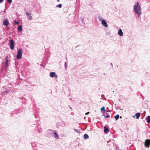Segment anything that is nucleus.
I'll return each instance as SVG.
<instances>
[{"label": "nucleus", "mask_w": 150, "mask_h": 150, "mask_svg": "<svg viewBox=\"0 0 150 150\" xmlns=\"http://www.w3.org/2000/svg\"><path fill=\"white\" fill-rule=\"evenodd\" d=\"M103 115V116H104V117L105 118H108L110 117V116L109 114H108L106 116H105L104 115Z\"/></svg>", "instance_id": "a211bd4d"}, {"label": "nucleus", "mask_w": 150, "mask_h": 150, "mask_svg": "<svg viewBox=\"0 0 150 150\" xmlns=\"http://www.w3.org/2000/svg\"><path fill=\"white\" fill-rule=\"evenodd\" d=\"M18 30L19 31H21L22 30V27L21 25H19L18 28Z\"/></svg>", "instance_id": "2eb2a0df"}, {"label": "nucleus", "mask_w": 150, "mask_h": 150, "mask_svg": "<svg viewBox=\"0 0 150 150\" xmlns=\"http://www.w3.org/2000/svg\"><path fill=\"white\" fill-rule=\"evenodd\" d=\"M3 1V0H0V2L1 3Z\"/></svg>", "instance_id": "bb28decb"}, {"label": "nucleus", "mask_w": 150, "mask_h": 150, "mask_svg": "<svg viewBox=\"0 0 150 150\" xmlns=\"http://www.w3.org/2000/svg\"><path fill=\"white\" fill-rule=\"evenodd\" d=\"M119 115H117L115 116V119L116 120H117L119 119Z\"/></svg>", "instance_id": "f3484780"}, {"label": "nucleus", "mask_w": 150, "mask_h": 150, "mask_svg": "<svg viewBox=\"0 0 150 150\" xmlns=\"http://www.w3.org/2000/svg\"><path fill=\"white\" fill-rule=\"evenodd\" d=\"M150 145V140L147 139L146 140L144 143V146L146 147H149Z\"/></svg>", "instance_id": "20e7f679"}, {"label": "nucleus", "mask_w": 150, "mask_h": 150, "mask_svg": "<svg viewBox=\"0 0 150 150\" xmlns=\"http://www.w3.org/2000/svg\"><path fill=\"white\" fill-rule=\"evenodd\" d=\"M6 92H7V93H8V92L7 91H5V93H6Z\"/></svg>", "instance_id": "cd10ccee"}, {"label": "nucleus", "mask_w": 150, "mask_h": 150, "mask_svg": "<svg viewBox=\"0 0 150 150\" xmlns=\"http://www.w3.org/2000/svg\"><path fill=\"white\" fill-rule=\"evenodd\" d=\"M104 114H105L106 113V114L107 115L108 114V112L107 111V112H105L104 113H103Z\"/></svg>", "instance_id": "a878e982"}, {"label": "nucleus", "mask_w": 150, "mask_h": 150, "mask_svg": "<svg viewBox=\"0 0 150 150\" xmlns=\"http://www.w3.org/2000/svg\"><path fill=\"white\" fill-rule=\"evenodd\" d=\"M22 55V49L21 48H20L18 51L17 59H21V57Z\"/></svg>", "instance_id": "f03ea898"}, {"label": "nucleus", "mask_w": 150, "mask_h": 150, "mask_svg": "<svg viewBox=\"0 0 150 150\" xmlns=\"http://www.w3.org/2000/svg\"><path fill=\"white\" fill-rule=\"evenodd\" d=\"M9 24V22L7 20L5 19L4 21L3 24L5 26H8Z\"/></svg>", "instance_id": "0eeeda50"}, {"label": "nucleus", "mask_w": 150, "mask_h": 150, "mask_svg": "<svg viewBox=\"0 0 150 150\" xmlns=\"http://www.w3.org/2000/svg\"><path fill=\"white\" fill-rule=\"evenodd\" d=\"M8 56L6 57V62L5 63V66H7L8 64Z\"/></svg>", "instance_id": "9d476101"}, {"label": "nucleus", "mask_w": 150, "mask_h": 150, "mask_svg": "<svg viewBox=\"0 0 150 150\" xmlns=\"http://www.w3.org/2000/svg\"><path fill=\"white\" fill-rule=\"evenodd\" d=\"M134 9L136 13H137L138 15L140 14L141 8L138 2H137V4L134 6Z\"/></svg>", "instance_id": "f257e3e1"}, {"label": "nucleus", "mask_w": 150, "mask_h": 150, "mask_svg": "<svg viewBox=\"0 0 150 150\" xmlns=\"http://www.w3.org/2000/svg\"><path fill=\"white\" fill-rule=\"evenodd\" d=\"M135 115L136 116V118L138 119L139 118L140 116V113L139 112L135 114Z\"/></svg>", "instance_id": "9b49d317"}, {"label": "nucleus", "mask_w": 150, "mask_h": 150, "mask_svg": "<svg viewBox=\"0 0 150 150\" xmlns=\"http://www.w3.org/2000/svg\"><path fill=\"white\" fill-rule=\"evenodd\" d=\"M102 23L103 26H104L105 27H108V25H107V24L105 20H102Z\"/></svg>", "instance_id": "423d86ee"}, {"label": "nucleus", "mask_w": 150, "mask_h": 150, "mask_svg": "<svg viewBox=\"0 0 150 150\" xmlns=\"http://www.w3.org/2000/svg\"><path fill=\"white\" fill-rule=\"evenodd\" d=\"M104 132L105 133H107L108 132V128L106 126H105L104 127Z\"/></svg>", "instance_id": "1a4fd4ad"}, {"label": "nucleus", "mask_w": 150, "mask_h": 150, "mask_svg": "<svg viewBox=\"0 0 150 150\" xmlns=\"http://www.w3.org/2000/svg\"><path fill=\"white\" fill-rule=\"evenodd\" d=\"M54 137L55 138H57V139H58L59 138V137H58V134H57V133H56V132H54Z\"/></svg>", "instance_id": "ddd939ff"}, {"label": "nucleus", "mask_w": 150, "mask_h": 150, "mask_svg": "<svg viewBox=\"0 0 150 150\" xmlns=\"http://www.w3.org/2000/svg\"><path fill=\"white\" fill-rule=\"evenodd\" d=\"M58 1H59V0H58Z\"/></svg>", "instance_id": "c756f323"}, {"label": "nucleus", "mask_w": 150, "mask_h": 150, "mask_svg": "<svg viewBox=\"0 0 150 150\" xmlns=\"http://www.w3.org/2000/svg\"><path fill=\"white\" fill-rule=\"evenodd\" d=\"M84 139H87L89 138V136L87 134H85L84 135Z\"/></svg>", "instance_id": "f8f14e48"}, {"label": "nucleus", "mask_w": 150, "mask_h": 150, "mask_svg": "<svg viewBox=\"0 0 150 150\" xmlns=\"http://www.w3.org/2000/svg\"><path fill=\"white\" fill-rule=\"evenodd\" d=\"M118 34L120 36H122L123 35V33L121 29H119L118 31Z\"/></svg>", "instance_id": "6e6552de"}, {"label": "nucleus", "mask_w": 150, "mask_h": 150, "mask_svg": "<svg viewBox=\"0 0 150 150\" xmlns=\"http://www.w3.org/2000/svg\"><path fill=\"white\" fill-rule=\"evenodd\" d=\"M14 42L13 40H10V47L11 50H13L14 47Z\"/></svg>", "instance_id": "7ed1b4c3"}, {"label": "nucleus", "mask_w": 150, "mask_h": 150, "mask_svg": "<svg viewBox=\"0 0 150 150\" xmlns=\"http://www.w3.org/2000/svg\"><path fill=\"white\" fill-rule=\"evenodd\" d=\"M26 14L27 16H29L31 15L30 14H29L28 12H26Z\"/></svg>", "instance_id": "412c9836"}, {"label": "nucleus", "mask_w": 150, "mask_h": 150, "mask_svg": "<svg viewBox=\"0 0 150 150\" xmlns=\"http://www.w3.org/2000/svg\"><path fill=\"white\" fill-rule=\"evenodd\" d=\"M15 23L16 24H18L19 23L18 22H17L16 21H15Z\"/></svg>", "instance_id": "b1692460"}, {"label": "nucleus", "mask_w": 150, "mask_h": 150, "mask_svg": "<svg viewBox=\"0 0 150 150\" xmlns=\"http://www.w3.org/2000/svg\"><path fill=\"white\" fill-rule=\"evenodd\" d=\"M74 130L76 132L78 133H79V131L78 130L76 129H74Z\"/></svg>", "instance_id": "5701e85b"}, {"label": "nucleus", "mask_w": 150, "mask_h": 150, "mask_svg": "<svg viewBox=\"0 0 150 150\" xmlns=\"http://www.w3.org/2000/svg\"><path fill=\"white\" fill-rule=\"evenodd\" d=\"M101 110H103V112L104 113L105 112H107V111L105 109V107H103L101 109Z\"/></svg>", "instance_id": "dca6fc26"}, {"label": "nucleus", "mask_w": 150, "mask_h": 150, "mask_svg": "<svg viewBox=\"0 0 150 150\" xmlns=\"http://www.w3.org/2000/svg\"><path fill=\"white\" fill-rule=\"evenodd\" d=\"M89 112H88L85 113L86 115H87L89 113Z\"/></svg>", "instance_id": "393cba45"}, {"label": "nucleus", "mask_w": 150, "mask_h": 150, "mask_svg": "<svg viewBox=\"0 0 150 150\" xmlns=\"http://www.w3.org/2000/svg\"><path fill=\"white\" fill-rule=\"evenodd\" d=\"M147 122L148 123H150V116H148L146 118Z\"/></svg>", "instance_id": "4468645a"}, {"label": "nucleus", "mask_w": 150, "mask_h": 150, "mask_svg": "<svg viewBox=\"0 0 150 150\" xmlns=\"http://www.w3.org/2000/svg\"><path fill=\"white\" fill-rule=\"evenodd\" d=\"M62 4H59V5H58L57 6H56V7H58L59 8H61L62 7Z\"/></svg>", "instance_id": "6ab92c4d"}, {"label": "nucleus", "mask_w": 150, "mask_h": 150, "mask_svg": "<svg viewBox=\"0 0 150 150\" xmlns=\"http://www.w3.org/2000/svg\"><path fill=\"white\" fill-rule=\"evenodd\" d=\"M28 19L29 20H31L32 18V16H29L28 18Z\"/></svg>", "instance_id": "aec40b11"}, {"label": "nucleus", "mask_w": 150, "mask_h": 150, "mask_svg": "<svg viewBox=\"0 0 150 150\" xmlns=\"http://www.w3.org/2000/svg\"><path fill=\"white\" fill-rule=\"evenodd\" d=\"M50 76L51 77H54L57 78V75L54 72H51L50 73Z\"/></svg>", "instance_id": "39448f33"}, {"label": "nucleus", "mask_w": 150, "mask_h": 150, "mask_svg": "<svg viewBox=\"0 0 150 150\" xmlns=\"http://www.w3.org/2000/svg\"><path fill=\"white\" fill-rule=\"evenodd\" d=\"M120 118H122V117L121 116H120Z\"/></svg>", "instance_id": "c85d7f7f"}, {"label": "nucleus", "mask_w": 150, "mask_h": 150, "mask_svg": "<svg viewBox=\"0 0 150 150\" xmlns=\"http://www.w3.org/2000/svg\"><path fill=\"white\" fill-rule=\"evenodd\" d=\"M8 2L9 3H11L12 2V0H7Z\"/></svg>", "instance_id": "4be33fe9"}]
</instances>
